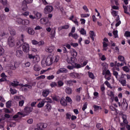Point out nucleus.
Returning <instances> with one entry per match:
<instances>
[{
    "instance_id": "obj_54",
    "label": "nucleus",
    "mask_w": 130,
    "mask_h": 130,
    "mask_svg": "<svg viewBox=\"0 0 130 130\" xmlns=\"http://www.w3.org/2000/svg\"><path fill=\"white\" fill-rule=\"evenodd\" d=\"M112 71H117V72H119L120 69H119V68L117 66H116H116H115L114 67H113V68H112Z\"/></svg>"
},
{
    "instance_id": "obj_50",
    "label": "nucleus",
    "mask_w": 130,
    "mask_h": 130,
    "mask_svg": "<svg viewBox=\"0 0 130 130\" xmlns=\"http://www.w3.org/2000/svg\"><path fill=\"white\" fill-rule=\"evenodd\" d=\"M66 119H71L72 117V115H71L70 113H67L66 114Z\"/></svg>"
},
{
    "instance_id": "obj_44",
    "label": "nucleus",
    "mask_w": 130,
    "mask_h": 130,
    "mask_svg": "<svg viewBox=\"0 0 130 130\" xmlns=\"http://www.w3.org/2000/svg\"><path fill=\"white\" fill-rule=\"evenodd\" d=\"M23 19H22L21 18H17L16 19V22L17 23H18V24H23Z\"/></svg>"
},
{
    "instance_id": "obj_4",
    "label": "nucleus",
    "mask_w": 130,
    "mask_h": 130,
    "mask_svg": "<svg viewBox=\"0 0 130 130\" xmlns=\"http://www.w3.org/2000/svg\"><path fill=\"white\" fill-rule=\"evenodd\" d=\"M11 85L12 87H18V86H19V87H25L26 88H28V89H32V86L28 84H23L22 83L18 84L12 82Z\"/></svg>"
},
{
    "instance_id": "obj_28",
    "label": "nucleus",
    "mask_w": 130,
    "mask_h": 130,
    "mask_svg": "<svg viewBox=\"0 0 130 130\" xmlns=\"http://www.w3.org/2000/svg\"><path fill=\"white\" fill-rule=\"evenodd\" d=\"M71 55L72 57H77V56L78 55V53L76 51V50L74 49L71 52Z\"/></svg>"
},
{
    "instance_id": "obj_3",
    "label": "nucleus",
    "mask_w": 130,
    "mask_h": 130,
    "mask_svg": "<svg viewBox=\"0 0 130 130\" xmlns=\"http://www.w3.org/2000/svg\"><path fill=\"white\" fill-rule=\"evenodd\" d=\"M69 76L71 78H72L73 79H81V78H82L83 74H82V73H75V72H72V73H70Z\"/></svg>"
},
{
    "instance_id": "obj_40",
    "label": "nucleus",
    "mask_w": 130,
    "mask_h": 130,
    "mask_svg": "<svg viewBox=\"0 0 130 130\" xmlns=\"http://www.w3.org/2000/svg\"><path fill=\"white\" fill-rule=\"evenodd\" d=\"M79 32L81 35H86V31L84 28H81Z\"/></svg>"
},
{
    "instance_id": "obj_26",
    "label": "nucleus",
    "mask_w": 130,
    "mask_h": 130,
    "mask_svg": "<svg viewBox=\"0 0 130 130\" xmlns=\"http://www.w3.org/2000/svg\"><path fill=\"white\" fill-rule=\"evenodd\" d=\"M29 24L30 21L28 19H24L22 21V25H24V26H29Z\"/></svg>"
},
{
    "instance_id": "obj_60",
    "label": "nucleus",
    "mask_w": 130,
    "mask_h": 130,
    "mask_svg": "<svg viewBox=\"0 0 130 130\" xmlns=\"http://www.w3.org/2000/svg\"><path fill=\"white\" fill-rule=\"evenodd\" d=\"M71 46H73V47L76 48V47L79 46V44H78L77 43H71Z\"/></svg>"
},
{
    "instance_id": "obj_59",
    "label": "nucleus",
    "mask_w": 130,
    "mask_h": 130,
    "mask_svg": "<svg viewBox=\"0 0 130 130\" xmlns=\"http://www.w3.org/2000/svg\"><path fill=\"white\" fill-rule=\"evenodd\" d=\"M111 14L113 17H116V16H117V12L116 11L113 10L111 12Z\"/></svg>"
},
{
    "instance_id": "obj_39",
    "label": "nucleus",
    "mask_w": 130,
    "mask_h": 130,
    "mask_svg": "<svg viewBox=\"0 0 130 130\" xmlns=\"http://www.w3.org/2000/svg\"><path fill=\"white\" fill-rule=\"evenodd\" d=\"M113 34L115 38H118V31L113 30Z\"/></svg>"
},
{
    "instance_id": "obj_10",
    "label": "nucleus",
    "mask_w": 130,
    "mask_h": 130,
    "mask_svg": "<svg viewBox=\"0 0 130 130\" xmlns=\"http://www.w3.org/2000/svg\"><path fill=\"white\" fill-rule=\"evenodd\" d=\"M28 57L29 59H33V63H36V62H38V60H37V57L32 54H28Z\"/></svg>"
},
{
    "instance_id": "obj_29",
    "label": "nucleus",
    "mask_w": 130,
    "mask_h": 130,
    "mask_svg": "<svg viewBox=\"0 0 130 130\" xmlns=\"http://www.w3.org/2000/svg\"><path fill=\"white\" fill-rule=\"evenodd\" d=\"M122 118L123 120V122L124 123H128V122L127 121V119H126V115H122Z\"/></svg>"
},
{
    "instance_id": "obj_12",
    "label": "nucleus",
    "mask_w": 130,
    "mask_h": 130,
    "mask_svg": "<svg viewBox=\"0 0 130 130\" xmlns=\"http://www.w3.org/2000/svg\"><path fill=\"white\" fill-rule=\"evenodd\" d=\"M62 73L63 74H66L68 73V69L64 68H59L58 71H57L56 74V75H59V74Z\"/></svg>"
},
{
    "instance_id": "obj_64",
    "label": "nucleus",
    "mask_w": 130,
    "mask_h": 130,
    "mask_svg": "<svg viewBox=\"0 0 130 130\" xmlns=\"http://www.w3.org/2000/svg\"><path fill=\"white\" fill-rule=\"evenodd\" d=\"M46 51L47 52H49L50 53L53 51V49H52L51 47H50L47 49Z\"/></svg>"
},
{
    "instance_id": "obj_56",
    "label": "nucleus",
    "mask_w": 130,
    "mask_h": 130,
    "mask_svg": "<svg viewBox=\"0 0 130 130\" xmlns=\"http://www.w3.org/2000/svg\"><path fill=\"white\" fill-rule=\"evenodd\" d=\"M125 37H130V31H126L124 35Z\"/></svg>"
},
{
    "instance_id": "obj_19",
    "label": "nucleus",
    "mask_w": 130,
    "mask_h": 130,
    "mask_svg": "<svg viewBox=\"0 0 130 130\" xmlns=\"http://www.w3.org/2000/svg\"><path fill=\"white\" fill-rule=\"evenodd\" d=\"M65 91L66 94H68V95H72L73 93V90L70 87H67L65 89Z\"/></svg>"
},
{
    "instance_id": "obj_25",
    "label": "nucleus",
    "mask_w": 130,
    "mask_h": 130,
    "mask_svg": "<svg viewBox=\"0 0 130 130\" xmlns=\"http://www.w3.org/2000/svg\"><path fill=\"white\" fill-rule=\"evenodd\" d=\"M27 33H28V34H29L30 35H34V34H35V31L32 28H31V27H29L27 29Z\"/></svg>"
},
{
    "instance_id": "obj_63",
    "label": "nucleus",
    "mask_w": 130,
    "mask_h": 130,
    "mask_svg": "<svg viewBox=\"0 0 130 130\" xmlns=\"http://www.w3.org/2000/svg\"><path fill=\"white\" fill-rule=\"evenodd\" d=\"M75 68H76V69H81V68L82 67V66H81V64H77L76 63H75Z\"/></svg>"
},
{
    "instance_id": "obj_62",
    "label": "nucleus",
    "mask_w": 130,
    "mask_h": 130,
    "mask_svg": "<svg viewBox=\"0 0 130 130\" xmlns=\"http://www.w3.org/2000/svg\"><path fill=\"white\" fill-rule=\"evenodd\" d=\"M113 76H115V78L117 79V77H118V72L116 71H113Z\"/></svg>"
},
{
    "instance_id": "obj_9",
    "label": "nucleus",
    "mask_w": 130,
    "mask_h": 130,
    "mask_svg": "<svg viewBox=\"0 0 130 130\" xmlns=\"http://www.w3.org/2000/svg\"><path fill=\"white\" fill-rule=\"evenodd\" d=\"M33 111V108L31 107H26L24 109V112L26 113V115L31 113Z\"/></svg>"
},
{
    "instance_id": "obj_52",
    "label": "nucleus",
    "mask_w": 130,
    "mask_h": 130,
    "mask_svg": "<svg viewBox=\"0 0 130 130\" xmlns=\"http://www.w3.org/2000/svg\"><path fill=\"white\" fill-rule=\"evenodd\" d=\"M10 67L11 70H16V69H17V67H16V64L15 63H14L13 64H11Z\"/></svg>"
},
{
    "instance_id": "obj_15",
    "label": "nucleus",
    "mask_w": 130,
    "mask_h": 130,
    "mask_svg": "<svg viewBox=\"0 0 130 130\" xmlns=\"http://www.w3.org/2000/svg\"><path fill=\"white\" fill-rule=\"evenodd\" d=\"M60 103L62 106H63L64 107H66V106H68V103L67 102V101L64 98H62L60 100Z\"/></svg>"
},
{
    "instance_id": "obj_46",
    "label": "nucleus",
    "mask_w": 130,
    "mask_h": 130,
    "mask_svg": "<svg viewBox=\"0 0 130 130\" xmlns=\"http://www.w3.org/2000/svg\"><path fill=\"white\" fill-rule=\"evenodd\" d=\"M105 85H106L107 86L108 88H110L111 89H112V87H111V85H110V83L108 81H106L104 83Z\"/></svg>"
},
{
    "instance_id": "obj_8",
    "label": "nucleus",
    "mask_w": 130,
    "mask_h": 130,
    "mask_svg": "<svg viewBox=\"0 0 130 130\" xmlns=\"http://www.w3.org/2000/svg\"><path fill=\"white\" fill-rule=\"evenodd\" d=\"M37 127L40 130H44L43 128H46L47 127V124L45 123H39L37 124Z\"/></svg>"
},
{
    "instance_id": "obj_23",
    "label": "nucleus",
    "mask_w": 130,
    "mask_h": 130,
    "mask_svg": "<svg viewBox=\"0 0 130 130\" xmlns=\"http://www.w3.org/2000/svg\"><path fill=\"white\" fill-rule=\"evenodd\" d=\"M45 108L47 111H50V110H51V108H52L51 105L50 104H49V103H47L46 105L45 106Z\"/></svg>"
},
{
    "instance_id": "obj_6",
    "label": "nucleus",
    "mask_w": 130,
    "mask_h": 130,
    "mask_svg": "<svg viewBox=\"0 0 130 130\" xmlns=\"http://www.w3.org/2000/svg\"><path fill=\"white\" fill-rule=\"evenodd\" d=\"M53 11V7L52 6H47L44 10L45 14H49Z\"/></svg>"
},
{
    "instance_id": "obj_45",
    "label": "nucleus",
    "mask_w": 130,
    "mask_h": 130,
    "mask_svg": "<svg viewBox=\"0 0 130 130\" xmlns=\"http://www.w3.org/2000/svg\"><path fill=\"white\" fill-rule=\"evenodd\" d=\"M83 9L85 12V13H89V9H88V7L86 5H84L83 7Z\"/></svg>"
},
{
    "instance_id": "obj_58",
    "label": "nucleus",
    "mask_w": 130,
    "mask_h": 130,
    "mask_svg": "<svg viewBox=\"0 0 130 130\" xmlns=\"http://www.w3.org/2000/svg\"><path fill=\"white\" fill-rule=\"evenodd\" d=\"M10 91L11 94H12V95H14V94L17 93V90H15L13 89L12 88H10Z\"/></svg>"
},
{
    "instance_id": "obj_33",
    "label": "nucleus",
    "mask_w": 130,
    "mask_h": 130,
    "mask_svg": "<svg viewBox=\"0 0 130 130\" xmlns=\"http://www.w3.org/2000/svg\"><path fill=\"white\" fill-rule=\"evenodd\" d=\"M35 16H36V19H40L41 17L42 16V14L39 12H36L35 13Z\"/></svg>"
},
{
    "instance_id": "obj_2",
    "label": "nucleus",
    "mask_w": 130,
    "mask_h": 130,
    "mask_svg": "<svg viewBox=\"0 0 130 130\" xmlns=\"http://www.w3.org/2000/svg\"><path fill=\"white\" fill-rule=\"evenodd\" d=\"M118 105L119 107H120V106L122 107L124 111H126V110H127L128 104H127V102H126V100H125V99H123L121 104L120 102H118Z\"/></svg>"
},
{
    "instance_id": "obj_30",
    "label": "nucleus",
    "mask_w": 130,
    "mask_h": 130,
    "mask_svg": "<svg viewBox=\"0 0 130 130\" xmlns=\"http://www.w3.org/2000/svg\"><path fill=\"white\" fill-rule=\"evenodd\" d=\"M45 103V102H44V101L40 102L39 103V104H38V108H41L43 107V106H44Z\"/></svg>"
},
{
    "instance_id": "obj_51",
    "label": "nucleus",
    "mask_w": 130,
    "mask_h": 130,
    "mask_svg": "<svg viewBox=\"0 0 130 130\" xmlns=\"http://www.w3.org/2000/svg\"><path fill=\"white\" fill-rule=\"evenodd\" d=\"M55 77L54 75H51L50 76H48L47 77V80H53V79H54Z\"/></svg>"
},
{
    "instance_id": "obj_14",
    "label": "nucleus",
    "mask_w": 130,
    "mask_h": 130,
    "mask_svg": "<svg viewBox=\"0 0 130 130\" xmlns=\"http://www.w3.org/2000/svg\"><path fill=\"white\" fill-rule=\"evenodd\" d=\"M45 63H46V66H51V64L53 63L52 58H51L50 57H48L46 59Z\"/></svg>"
},
{
    "instance_id": "obj_27",
    "label": "nucleus",
    "mask_w": 130,
    "mask_h": 130,
    "mask_svg": "<svg viewBox=\"0 0 130 130\" xmlns=\"http://www.w3.org/2000/svg\"><path fill=\"white\" fill-rule=\"evenodd\" d=\"M90 37L92 39V41H94V37L95 36V32L93 30H91L89 31Z\"/></svg>"
},
{
    "instance_id": "obj_18",
    "label": "nucleus",
    "mask_w": 130,
    "mask_h": 130,
    "mask_svg": "<svg viewBox=\"0 0 130 130\" xmlns=\"http://www.w3.org/2000/svg\"><path fill=\"white\" fill-rule=\"evenodd\" d=\"M77 83L76 80H70L67 81V85H68V86H73L74 83Z\"/></svg>"
},
{
    "instance_id": "obj_34",
    "label": "nucleus",
    "mask_w": 130,
    "mask_h": 130,
    "mask_svg": "<svg viewBox=\"0 0 130 130\" xmlns=\"http://www.w3.org/2000/svg\"><path fill=\"white\" fill-rule=\"evenodd\" d=\"M119 83L121 84L122 86H126V80L125 79H123L122 80H119Z\"/></svg>"
},
{
    "instance_id": "obj_35",
    "label": "nucleus",
    "mask_w": 130,
    "mask_h": 130,
    "mask_svg": "<svg viewBox=\"0 0 130 130\" xmlns=\"http://www.w3.org/2000/svg\"><path fill=\"white\" fill-rule=\"evenodd\" d=\"M12 107V101H8L6 103V107L7 108H11Z\"/></svg>"
},
{
    "instance_id": "obj_38",
    "label": "nucleus",
    "mask_w": 130,
    "mask_h": 130,
    "mask_svg": "<svg viewBox=\"0 0 130 130\" xmlns=\"http://www.w3.org/2000/svg\"><path fill=\"white\" fill-rule=\"evenodd\" d=\"M122 70L125 73H128L129 72V68L127 66H124L122 67Z\"/></svg>"
},
{
    "instance_id": "obj_48",
    "label": "nucleus",
    "mask_w": 130,
    "mask_h": 130,
    "mask_svg": "<svg viewBox=\"0 0 130 130\" xmlns=\"http://www.w3.org/2000/svg\"><path fill=\"white\" fill-rule=\"evenodd\" d=\"M88 17H90L89 14H82L81 15V18H88Z\"/></svg>"
},
{
    "instance_id": "obj_53",
    "label": "nucleus",
    "mask_w": 130,
    "mask_h": 130,
    "mask_svg": "<svg viewBox=\"0 0 130 130\" xmlns=\"http://www.w3.org/2000/svg\"><path fill=\"white\" fill-rule=\"evenodd\" d=\"M23 2L28 5V4H32L33 0H24Z\"/></svg>"
},
{
    "instance_id": "obj_36",
    "label": "nucleus",
    "mask_w": 130,
    "mask_h": 130,
    "mask_svg": "<svg viewBox=\"0 0 130 130\" xmlns=\"http://www.w3.org/2000/svg\"><path fill=\"white\" fill-rule=\"evenodd\" d=\"M66 100L67 103H70V104H72V103H73V100H72V99H71L70 96H67L66 98Z\"/></svg>"
},
{
    "instance_id": "obj_1",
    "label": "nucleus",
    "mask_w": 130,
    "mask_h": 130,
    "mask_svg": "<svg viewBox=\"0 0 130 130\" xmlns=\"http://www.w3.org/2000/svg\"><path fill=\"white\" fill-rule=\"evenodd\" d=\"M16 45L17 46H22V50L24 52L28 53L30 51V46L27 43H24V35H21V39L16 41Z\"/></svg>"
},
{
    "instance_id": "obj_43",
    "label": "nucleus",
    "mask_w": 130,
    "mask_h": 130,
    "mask_svg": "<svg viewBox=\"0 0 130 130\" xmlns=\"http://www.w3.org/2000/svg\"><path fill=\"white\" fill-rule=\"evenodd\" d=\"M118 59L120 61H124V57L120 55L118 56Z\"/></svg>"
},
{
    "instance_id": "obj_31",
    "label": "nucleus",
    "mask_w": 130,
    "mask_h": 130,
    "mask_svg": "<svg viewBox=\"0 0 130 130\" xmlns=\"http://www.w3.org/2000/svg\"><path fill=\"white\" fill-rule=\"evenodd\" d=\"M34 70L36 72H39L41 70V68H40L38 65H35L34 67Z\"/></svg>"
},
{
    "instance_id": "obj_49",
    "label": "nucleus",
    "mask_w": 130,
    "mask_h": 130,
    "mask_svg": "<svg viewBox=\"0 0 130 130\" xmlns=\"http://www.w3.org/2000/svg\"><path fill=\"white\" fill-rule=\"evenodd\" d=\"M110 109L112 111H115V112H117V109L115 108L113 106H110Z\"/></svg>"
},
{
    "instance_id": "obj_16",
    "label": "nucleus",
    "mask_w": 130,
    "mask_h": 130,
    "mask_svg": "<svg viewBox=\"0 0 130 130\" xmlns=\"http://www.w3.org/2000/svg\"><path fill=\"white\" fill-rule=\"evenodd\" d=\"M49 93H50L49 89H44L42 92V96L43 97H47L49 95Z\"/></svg>"
},
{
    "instance_id": "obj_13",
    "label": "nucleus",
    "mask_w": 130,
    "mask_h": 130,
    "mask_svg": "<svg viewBox=\"0 0 130 130\" xmlns=\"http://www.w3.org/2000/svg\"><path fill=\"white\" fill-rule=\"evenodd\" d=\"M48 22H49V20H48L47 17L41 18L40 20V23L42 25H46V24H48Z\"/></svg>"
},
{
    "instance_id": "obj_37",
    "label": "nucleus",
    "mask_w": 130,
    "mask_h": 130,
    "mask_svg": "<svg viewBox=\"0 0 130 130\" xmlns=\"http://www.w3.org/2000/svg\"><path fill=\"white\" fill-rule=\"evenodd\" d=\"M88 77H89V78H90V79H91L92 80H94L95 79V76L92 72H88Z\"/></svg>"
},
{
    "instance_id": "obj_61",
    "label": "nucleus",
    "mask_w": 130,
    "mask_h": 130,
    "mask_svg": "<svg viewBox=\"0 0 130 130\" xmlns=\"http://www.w3.org/2000/svg\"><path fill=\"white\" fill-rule=\"evenodd\" d=\"M5 53V50L2 47H0V55H3Z\"/></svg>"
},
{
    "instance_id": "obj_32",
    "label": "nucleus",
    "mask_w": 130,
    "mask_h": 130,
    "mask_svg": "<svg viewBox=\"0 0 130 130\" xmlns=\"http://www.w3.org/2000/svg\"><path fill=\"white\" fill-rule=\"evenodd\" d=\"M126 124H127V123H125L124 122L120 123V126H122L120 130H124L125 129V126H126Z\"/></svg>"
},
{
    "instance_id": "obj_24",
    "label": "nucleus",
    "mask_w": 130,
    "mask_h": 130,
    "mask_svg": "<svg viewBox=\"0 0 130 130\" xmlns=\"http://www.w3.org/2000/svg\"><path fill=\"white\" fill-rule=\"evenodd\" d=\"M64 85V83L62 80H59L57 82V87L58 88H60Z\"/></svg>"
},
{
    "instance_id": "obj_7",
    "label": "nucleus",
    "mask_w": 130,
    "mask_h": 130,
    "mask_svg": "<svg viewBox=\"0 0 130 130\" xmlns=\"http://www.w3.org/2000/svg\"><path fill=\"white\" fill-rule=\"evenodd\" d=\"M67 61L69 63H71V64H75L76 62H77V57H71L70 59H67Z\"/></svg>"
},
{
    "instance_id": "obj_11",
    "label": "nucleus",
    "mask_w": 130,
    "mask_h": 130,
    "mask_svg": "<svg viewBox=\"0 0 130 130\" xmlns=\"http://www.w3.org/2000/svg\"><path fill=\"white\" fill-rule=\"evenodd\" d=\"M31 43L33 44V45H39V46H41V45H43L44 44V41H41L40 42H38L36 41V40H33L31 41Z\"/></svg>"
},
{
    "instance_id": "obj_55",
    "label": "nucleus",
    "mask_w": 130,
    "mask_h": 130,
    "mask_svg": "<svg viewBox=\"0 0 130 130\" xmlns=\"http://www.w3.org/2000/svg\"><path fill=\"white\" fill-rule=\"evenodd\" d=\"M87 106H88V104L87 103H85L83 105V107L82 108L83 111H85L86 109H87Z\"/></svg>"
},
{
    "instance_id": "obj_22",
    "label": "nucleus",
    "mask_w": 130,
    "mask_h": 130,
    "mask_svg": "<svg viewBox=\"0 0 130 130\" xmlns=\"http://www.w3.org/2000/svg\"><path fill=\"white\" fill-rule=\"evenodd\" d=\"M22 11H26V10H28V6H27V4L23 2V1L22 3Z\"/></svg>"
},
{
    "instance_id": "obj_57",
    "label": "nucleus",
    "mask_w": 130,
    "mask_h": 130,
    "mask_svg": "<svg viewBox=\"0 0 130 130\" xmlns=\"http://www.w3.org/2000/svg\"><path fill=\"white\" fill-rule=\"evenodd\" d=\"M24 103H25V102L23 100L19 101V106H20V107H23V105H24Z\"/></svg>"
},
{
    "instance_id": "obj_17",
    "label": "nucleus",
    "mask_w": 130,
    "mask_h": 130,
    "mask_svg": "<svg viewBox=\"0 0 130 130\" xmlns=\"http://www.w3.org/2000/svg\"><path fill=\"white\" fill-rule=\"evenodd\" d=\"M8 30L11 35H12L13 36H15V35H16V30L13 28V27L9 26Z\"/></svg>"
},
{
    "instance_id": "obj_21",
    "label": "nucleus",
    "mask_w": 130,
    "mask_h": 130,
    "mask_svg": "<svg viewBox=\"0 0 130 130\" xmlns=\"http://www.w3.org/2000/svg\"><path fill=\"white\" fill-rule=\"evenodd\" d=\"M16 52V55L17 57H21L23 55V51L21 50H17Z\"/></svg>"
},
{
    "instance_id": "obj_47",
    "label": "nucleus",
    "mask_w": 130,
    "mask_h": 130,
    "mask_svg": "<svg viewBox=\"0 0 130 130\" xmlns=\"http://www.w3.org/2000/svg\"><path fill=\"white\" fill-rule=\"evenodd\" d=\"M45 79V75H41L40 76H39L36 78V80H43Z\"/></svg>"
},
{
    "instance_id": "obj_41",
    "label": "nucleus",
    "mask_w": 130,
    "mask_h": 130,
    "mask_svg": "<svg viewBox=\"0 0 130 130\" xmlns=\"http://www.w3.org/2000/svg\"><path fill=\"white\" fill-rule=\"evenodd\" d=\"M50 86L51 87V88H54V87H57V83L55 82H52L51 83H50Z\"/></svg>"
},
{
    "instance_id": "obj_5",
    "label": "nucleus",
    "mask_w": 130,
    "mask_h": 130,
    "mask_svg": "<svg viewBox=\"0 0 130 130\" xmlns=\"http://www.w3.org/2000/svg\"><path fill=\"white\" fill-rule=\"evenodd\" d=\"M8 42L10 47H14L15 46V39H14V37L10 36L8 38Z\"/></svg>"
},
{
    "instance_id": "obj_42",
    "label": "nucleus",
    "mask_w": 130,
    "mask_h": 130,
    "mask_svg": "<svg viewBox=\"0 0 130 130\" xmlns=\"http://www.w3.org/2000/svg\"><path fill=\"white\" fill-rule=\"evenodd\" d=\"M1 4H2L3 6H7L8 4V0H0Z\"/></svg>"
},
{
    "instance_id": "obj_20",
    "label": "nucleus",
    "mask_w": 130,
    "mask_h": 130,
    "mask_svg": "<svg viewBox=\"0 0 130 130\" xmlns=\"http://www.w3.org/2000/svg\"><path fill=\"white\" fill-rule=\"evenodd\" d=\"M69 28H70V25L67 24L65 25L61 26L59 27H58V30L61 31V30L69 29Z\"/></svg>"
}]
</instances>
